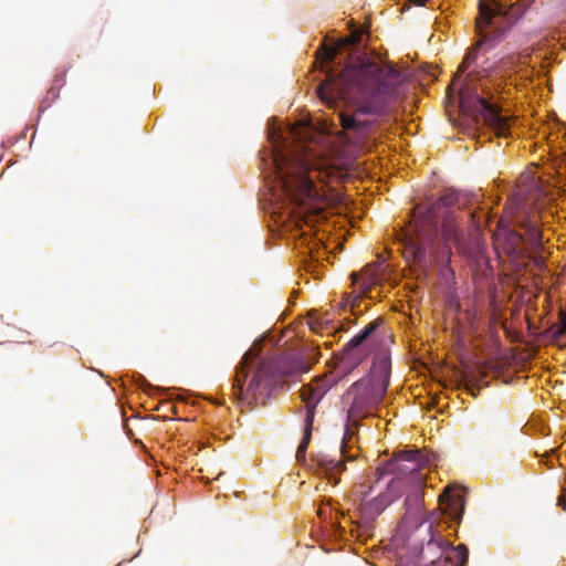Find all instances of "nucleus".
Masks as SVG:
<instances>
[{
    "label": "nucleus",
    "mask_w": 566,
    "mask_h": 566,
    "mask_svg": "<svg viewBox=\"0 0 566 566\" xmlns=\"http://www.w3.org/2000/svg\"><path fill=\"white\" fill-rule=\"evenodd\" d=\"M269 149L261 153L265 189L262 207L282 226L312 229L327 218L339 200L329 180H340L347 170L301 142L290 145L275 119L269 122Z\"/></svg>",
    "instance_id": "obj_1"
},
{
    "label": "nucleus",
    "mask_w": 566,
    "mask_h": 566,
    "mask_svg": "<svg viewBox=\"0 0 566 566\" xmlns=\"http://www.w3.org/2000/svg\"><path fill=\"white\" fill-rule=\"evenodd\" d=\"M403 81V74L391 65L361 55L349 61L338 75L327 72L317 94L325 105L337 109L344 129L364 135L376 118L387 113Z\"/></svg>",
    "instance_id": "obj_2"
},
{
    "label": "nucleus",
    "mask_w": 566,
    "mask_h": 566,
    "mask_svg": "<svg viewBox=\"0 0 566 566\" xmlns=\"http://www.w3.org/2000/svg\"><path fill=\"white\" fill-rule=\"evenodd\" d=\"M533 1L517 0L506 3L502 0H480L475 18L478 40L465 53L451 83L450 90L458 92L461 112L474 117L476 123L482 119L497 136L507 135V117L502 115L494 95L488 91V84L481 82L478 73L469 72L464 80L462 75L475 62L482 50L488 51L492 48L517 22Z\"/></svg>",
    "instance_id": "obj_3"
},
{
    "label": "nucleus",
    "mask_w": 566,
    "mask_h": 566,
    "mask_svg": "<svg viewBox=\"0 0 566 566\" xmlns=\"http://www.w3.org/2000/svg\"><path fill=\"white\" fill-rule=\"evenodd\" d=\"M454 192L440 197L432 203L418 205L412 212L410 229L403 237L405 256L421 265L427 259L448 262L451 256L449 242H460L458 219L453 209Z\"/></svg>",
    "instance_id": "obj_4"
},
{
    "label": "nucleus",
    "mask_w": 566,
    "mask_h": 566,
    "mask_svg": "<svg viewBox=\"0 0 566 566\" xmlns=\"http://www.w3.org/2000/svg\"><path fill=\"white\" fill-rule=\"evenodd\" d=\"M390 370V358L379 355L375 358L369 375L353 384L346 392L345 400L350 403V407L340 447V452L346 460L355 458L353 454H347L348 442L352 440L358 422L373 416L381 402L389 385Z\"/></svg>",
    "instance_id": "obj_5"
},
{
    "label": "nucleus",
    "mask_w": 566,
    "mask_h": 566,
    "mask_svg": "<svg viewBox=\"0 0 566 566\" xmlns=\"http://www.w3.org/2000/svg\"><path fill=\"white\" fill-rule=\"evenodd\" d=\"M423 463L419 450H400L395 453L392 463L386 471L397 472L395 479H399L402 484L401 490L407 489L405 506L407 512L418 511L422 502V489L424 486V474L420 471Z\"/></svg>",
    "instance_id": "obj_6"
},
{
    "label": "nucleus",
    "mask_w": 566,
    "mask_h": 566,
    "mask_svg": "<svg viewBox=\"0 0 566 566\" xmlns=\"http://www.w3.org/2000/svg\"><path fill=\"white\" fill-rule=\"evenodd\" d=\"M273 373L272 361L260 357V343H254L237 367L233 382L234 394L244 400L256 398L261 391L262 382L270 378Z\"/></svg>",
    "instance_id": "obj_7"
},
{
    "label": "nucleus",
    "mask_w": 566,
    "mask_h": 566,
    "mask_svg": "<svg viewBox=\"0 0 566 566\" xmlns=\"http://www.w3.org/2000/svg\"><path fill=\"white\" fill-rule=\"evenodd\" d=\"M513 222L524 230V233H512L511 253L517 258L531 259L537 268H542L545 263L543 255L538 254L543 248L542 232L538 227L536 214L525 216L524 211H518L513 217Z\"/></svg>",
    "instance_id": "obj_8"
},
{
    "label": "nucleus",
    "mask_w": 566,
    "mask_h": 566,
    "mask_svg": "<svg viewBox=\"0 0 566 566\" xmlns=\"http://www.w3.org/2000/svg\"><path fill=\"white\" fill-rule=\"evenodd\" d=\"M378 326L377 321L370 322L347 343L345 355L348 359L359 363L371 353L375 346L374 334Z\"/></svg>",
    "instance_id": "obj_9"
},
{
    "label": "nucleus",
    "mask_w": 566,
    "mask_h": 566,
    "mask_svg": "<svg viewBox=\"0 0 566 566\" xmlns=\"http://www.w3.org/2000/svg\"><path fill=\"white\" fill-rule=\"evenodd\" d=\"M527 59H531L530 54L520 53L517 55H505L499 59L494 65L484 67L489 81L497 82L505 77H510L513 73L520 72L523 65L527 63Z\"/></svg>",
    "instance_id": "obj_10"
},
{
    "label": "nucleus",
    "mask_w": 566,
    "mask_h": 566,
    "mask_svg": "<svg viewBox=\"0 0 566 566\" xmlns=\"http://www.w3.org/2000/svg\"><path fill=\"white\" fill-rule=\"evenodd\" d=\"M326 392V386L323 381L317 380L308 385H304L301 389V399L306 408L305 422L312 426L314 420V409Z\"/></svg>",
    "instance_id": "obj_11"
},
{
    "label": "nucleus",
    "mask_w": 566,
    "mask_h": 566,
    "mask_svg": "<svg viewBox=\"0 0 566 566\" xmlns=\"http://www.w3.org/2000/svg\"><path fill=\"white\" fill-rule=\"evenodd\" d=\"M401 484L402 482L399 479H392L388 485L387 493L378 495L376 499L368 503V509L371 511V513L379 515L389 504L399 499L401 496Z\"/></svg>",
    "instance_id": "obj_12"
},
{
    "label": "nucleus",
    "mask_w": 566,
    "mask_h": 566,
    "mask_svg": "<svg viewBox=\"0 0 566 566\" xmlns=\"http://www.w3.org/2000/svg\"><path fill=\"white\" fill-rule=\"evenodd\" d=\"M352 277L355 283L361 280L364 289H370L371 286L377 285L380 281V276L376 269L369 265L364 269L361 274L354 273L352 274Z\"/></svg>",
    "instance_id": "obj_13"
},
{
    "label": "nucleus",
    "mask_w": 566,
    "mask_h": 566,
    "mask_svg": "<svg viewBox=\"0 0 566 566\" xmlns=\"http://www.w3.org/2000/svg\"><path fill=\"white\" fill-rule=\"evenodd\" d=\"M359 41V34L358 33H354L353 34V38L350 39H345L340 42H337V43H333L328 46H325L324 48V56H322V63H325V62H333L334 59H335V55L344 48L346 46L347 44L352 43V42H358Z\"/></svg>",
    "instance_id": "obj_14"
},
{
    "label": "nucleus",
    "mask_w": 566,
    "mask_h": 566,
    "mask_svg": "<svg viewBox=\"0 0 566 566\" xmlns=\"http://www.w3.org/2000/svg\"><path fill=\"white\" fill-rule=\"evenodd\" d=\"M468 549L464 545H458L457 547L451 548L443 559H448L450 563H452L455 566H464L468 562Z\"/></svg>",
    "instance_id": "obj_15"
},
{
    "label": "nucleus",
    "mask_w": 566,
    "mask_h": 566,
    "mask_svg": "<svg viewBox=\"0 0 566 566\" xmlns=\"http://www.w3.org/2000/svg\"><path fill=\"white\" fill-rule=\"evenodd\" d=\"M441 501H444V499L448 500V509H450L452 516L454 517H461L463 512V503L461 501V497L459 495L451 496L449 492H444L440 496Z\"/></svg>",
    "instance_id": "obj_16"
},
{
    "label": "nucleus",
    "mask_w": 566,
    "mask_h": 566,
    "mask_svg": "<svg viewBox=\"0 0 566 566\" xmlns=\"http://www.w3.org/2000/svg\"><path fill=\"white\" fill-rule=\"evenodd\" d=\"M318 463L327 474H333L334 471L340 472L345 469L344 463L340 460H327L322 458L318 460Z\"/></svg>",
    "instance_id": "obj_17"
},
{
    "label": "nucleus",
    "mask_w": 566,
    "mask_h": 566,
    "mask_svg": "<svg viewBox=\"0 0 566 566\" xmlns=\"http://www.w3.org/2000/svg\"><path fill=\"white\" fill-rule=\"evenodd\" d=\"M311 428H312V426H308L306 423L304 437L296 450V459L297 460H303L305 458V452H306V449H307V446H308V442L311 439Z\"/></svg>",
    "instance_id": "obj_18"
},
{
    "label": "nucleus",
    "mask_w": 566,
    "mask_h": 566,
    "mask_svg": "<svg viewBox=\"0 0 566 566\" xmlns=\"http://www.w3.org/2000/svg\"><path fill=\"white\" fill-rule=\"evenodd\" d=\"M558 335H566V312H563L559 317V326L556 332Z\"/></svg>",
    "instance_id": "obj_19"
},
{
    "label": "nucleus",
    "mask_w": 566,
    "mask_h": 566,
    "mask_svg": "<svg viewBox=\"0 0 566 566\" xmlns=\"http://www.w3.org/2000/svg\"><path fill=\"white\" fill-rule=\"evenodd\" d=\"M430 566H455L452 563H450L448 559H443L442 557L433 560Z\"/></svg>",
    "instance_id": "obj_20"
},
{
    "label": "nucleus",
    "mask_w": 566,
    "mask_h": 566,
    "mask_svg": "<svg viewBox=\"0 0 566 566\" xmlns=\"http://www.w3.org/2000/svg\"><path fill=\"white\" fill-rule=\"evenodd\" d=\"M286 132L290 136H292L293 138L295 139H300V135H298V132L296 129V127H292V126H286Z\"/></svg>",
    "instance_id": "obj_21"
},
{
    "label": "nucleus",
    "mask_w": 566,
    "mask_h": 566,
    "mask_svg": "<svg viewBox=\"0 0 566 566\" xmlns=\"http://www.w3.org/2000/svg\"><path fill=\"white\" fill-rule=\"evenodd\" d=\"M558 505L566 510V495L563 494L558 497Z\"/></svg>",
    "instance_id": "obj_22"
}]
</instances>
